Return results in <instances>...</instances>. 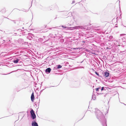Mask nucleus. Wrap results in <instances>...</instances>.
Wrapping results in <instances>:
<instances>
[{
  "instance_id": "nucleus-11",
  "label": "nucleus",
  "mask_w": 126,
  "mask_h": 126,
  "mask_svg": "<svg viewBox=\"0 0 126 126\" xmlns=\"http://www.w3.org/2000/svg\"><path fill=\"white\" fill-rule=\"evenodd\" d=\"M62 27L64 28H66V27H64L63 26H62Z\"/></svg>"
},
{
  "instance_id": "nucleus-2",
  "label": "nucleus",
  "mask_w": 126,
  "mask_h": 126,
  "mask_svg": "<svg viewBox=\"0 0 126 126\" xmlns=\"http://www.w3.org/2000/svg\"><path fill=\"white\" fill-rule=\"evenodd\" d=\"M34 93L33 92L31 95V99L32 101L33 102L34 100Z\"/></svg>"
},
{
  "instance_id": "nucleus-4",
  "label": "nucleus",
  "mask_w": 126,
  "mask_h": 126,
  "mask_svg": "<svg viewBox=\"0 0 126 126\" xmlns=\"http://www.w3.org/2000/svg\"><path fill=\"white\" fill-rule=\"evenodd\" d=\"M109 73L108 72H106L104 73V76L106 77H108L109 75Z\"/></svg>"
},
{
  "instance_id": "nucleus-8",
  "label": "nucleus",
  "mask_w": 126,
  "mask_h": 126,
  "mask_svg": "<svg viewBox=\"0 0 126 126\" xmlns=\"http://www.w3.org/2000/svg\"><path fill=\"white\" fill-rule=\"evenodd\" d=\"M100 88V87L97 88L95 89L96 91H99V89Z\"/></svg>"
},
{
  "instance_id": "nucleus-9",
  "label": "nucleus",
  "mask_w": 126,
  "mask_h": 126,
  "mask_svg": "<svg viewBox=\"0 0 126 126\" xmlns=\"http://www.w3.org/2000/svg\"><path fill=\"white\" fill-rule=\"evenodd\" d=\"M61 67H62V66L61 65H59L58 66V67L59 68H61Z\"/></svg>"
},
{
  "instance_id": "nucleus-10",
  "label": "nucleus",
  "mask_w": 126,
  "mask_h": 126,
  "mask_svg": "<svg viewBox=\"0 0 126 126\" xmlns=\"http://www.w3.org/2000/svg\"><path fill=\"white\" fill-rule=\"evenodd\" d=\"M95 73L98 76H99V74L97 73L96 71L95 72Z\"/></svg>"
},
{
  "instance_id": "nucleus-3",
  "label": "nucleus",
  "mask_w": 126,
  "mask_h": 126,
  "mask_svg": "<svg viewBox=\"0 0 126 126\" xmlns=\"http://www.w3.org/2000/svg\"><path fill=\"white\" fill-rule=\"evenodd\" d=\"M32 126H38L37 124L35 122H32Z\"/></svg>"
},
{
  "instance_id": "nucleus-5",
  "label": "nucleus",
  "mask_w": 126,
  "mask_h": 126,
  "mask_svg": "<svg viewBox=\"0 0 126 126\" xmlns=\"http://www.w3.org/2000/svg\"><path fill=\"white\" fill-rule=\"evenodd\" d=\"M51 70V69L50 68H48L45 71L46 72H48L49 73L50 72Z\"/></svg>"
},
{
  "instance_id": "nucleus-1",
  "label": "nucleus",
  "mask_w": 126,
  "mask_h": 126,
  "mask_svg": "<svg viewBox=\"0 0 126 126\" xmlns=\"http://www.w3.org/2000/svg\"><path fill=\"white\" fill-rule=\"evenodd\" d=\"M30 113L31 115V117L32 119H33L35 118L36 116L34 113V111L32 109Z\"/></svg>"
},
{
  "instance_id": "nucleus-6",
  "label": "nucleus",
  "mask_w": 126,
  "mask_h": 126,
  "mask_svg": "<svg viewBox=\"0 0 126 126\" xmlns=\"http://www.w3.org/2000/svg\"><path fill=\"white\" fill-rule=\"evenodd\" d=\"M19 61V60L18 59H17L16 60H15L14 61V62L15 63H18Z\"/></svg>"
},
{
  "instance_id": "nucleus-12",
  "label": "nucleus",
  "mask_w": 126,
  "mask_h": 126,
  "mask_svg": "<svg viewBox=\"0 0 126 126\" xmlns=\"http://www.w3.org/2000/svg\"><path fill=\"white\" fill-rule=\"evenodd\" d=\"M104 87H102V88H101V91L103 90H104Z\"/></svg>"
},
{
  "instance_id": "nucleus-7",
  "label": "nucleus",
  "mask_w": 126,
  "mask_h": 126,
  "mask_svg": "<svg viewBox=\"0 0 126 126\" xmlns=\"http://www.w3.org/2000/svg\"><path fill=\"white\" fill-rule=\"evenodd\" d=\"M81 27L80 26H77L74 27L75 29H79V28H81Z\"/></svg>"
}]
</instances>
